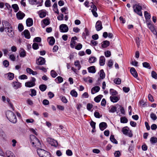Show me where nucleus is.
Returning <instances> with one entry per match:
<instances>
[{
	"mask_svg": "<svg viewBox=\"0 0 157 157\" xmlns=\"http://www.w3.org/2000/svg\"><path fill=\"white\" fill-rule=\"evenodd\" d=\"M6 115L7 119L13 123L17 122V119L16 115L12 111L8 110L6 113Z\"/></svg>",
	"mask_w": 157,
	"mask_h": 157,
	"instance_id": "nucleus-1",
	"label": "nucleus"
},
{
	"mask_svg": "<svg viewBox=\"0 0 157 157\" xmlns=\"http://www.w3.org/2000/svg\"><path fill=\"white\" fill-rule=\"evenodd\" d=\"M30 138L31 142L33 146L36 147V148L41 147V144L39 140L33 135H30Z\"/></svg>",
	"mask_w": 157,
	"mask_h": 157,
	"instance_id": "nucleus-2",
	"label": "nucleus"
},
{
	"mask_svg": "<svg viewBox=\"0 0 157 157\" xmlns=\"http://www.w3.org/2000/svg\"><path fill=\"white\" fill-rule=\"evenodd\" d=\"M37 151L38 155L40 157H51L49 152L43 149H37Z\"/></svg>",
	"mask_w": 157,
	"mask_h": 157,
	"instance_id": "nucleus-3",
	"label": "nucleus"
},
{
	"mask_svg": "<svg viewBox=\"0 0 157 157\" xmlns=\"http://www.w3.org/2000/svg\"><path fill=\"white\" fill-rule=\"evenodd\" d=\"M133 8L134 11L138 15L142 16V14L141 12L142 7L138 5L135 4L133 6Z\"/></svg>",
	"mask_w": 157,
	"mask_h": 157,
	"instance_id": "nucleus-4",
	"label": "nucleus"
},
{
	"mask_svg": "<svg viewBox=\"0 0 157 157\" xmlns=\"http://www.w3.org/2000/svg\"><path fill=\"white\" fill-rule=\"evenodd\" d=\"M82 37L83 39H90V32L88 29L85 28V30L82 34Z\"/></svg>",
	"mask_w": 157,
	"mask_h": 157,
	"instance_id": "nucleus-5",
	"label": "nucleus"
},
{
	"mask_svg": "<svg viewBox=\"0 0 157 157\" xmlns=\"http://www.w3.org/2000/svg\"><path fill=\"white\" fill-rule=\"evenodd\" d=\"M59 29L61 32H66L68 30V28L66 25L62 24L60 25Z\"/></svg>",
	"mask_w": 157,
	"mask_h": 157,
	"instance_id": "nucleus-6",
	"label": "nucleus"
},
{
	"mask_svg": "<svg viewBox=\"0 0 157 157\" xmlns=\"http://www.w3.org/2000/svg\"><path fill=\"white\" fill-rule=\"evenodd\" d=\"M95 28L97 31H100L102 29V23L100 21H98L96 22Z\"/></svg>",
	"mask_w": 157,
	"mask_h": 157,
	"instance_id": "nucleus-7",
	"label": "nucleus"
},
{
	"mask_svg": "<svg viewBox=\"0 0 157 157\" xmlns=\"http://www.w3.org/2000/svg\"><path fill=\"white\" fill-rule=\"evenodd\" d=\"M5 31L7 32V34L10 37H13L14 35V32L12 28L7 29H5Z\"/></svg>",
	"mask_w": 157,
	"mask_h": 157,
	"instance_id": "nucleus-8",
	"label": "nucleus"
},
{
	"mask_svg": "<svg viewBox=\"0 0 157 157\" xmlns=\"http://www.w3.org/2000/svg\"><path fill=\"white\" fill-rule=\"evenodd\" d=\"M150 22L151 21L149 20H147L146 21V24L148 27L151 30V31L153 33L155 29L153 25H152Z\"/></svg>",
	"mask_w": 157,
	"mask_h": 157,
	"instance_id": "nucleus-9",
	"label": "nucleus"
},
{
	"mask_svg": "<svg viewBox=\"0 0 157 157\" xmlns=\"http://www.w3.org/2000/svg\"><path fill=\"white\" fill-rule=\"evenodd\" d=\"M91 7L92 8L91 12L92 13L93 15L95 17H97L98 16V14L96 12L97 10V8L96 6L94 5H91Z\"/></svg>",
	"mask_w": 157,
	"mask_h": 157,
	"instance_id": "nucleus-10",
	"label": "nucleus"
},
{
	"mask_svg": "<svg viewBox=\"0 0 157 157\" xmlns=\"http://www.w3.org/2000/svg\"><path fill=\"white\" fill-rule=\"evenodd\" d=\"M2 24L3 25V27L4 28L5 30L7 29H10V28H12L10 26V24L7 21H2Z\"/></svg>",
	"mask_w": 157,
	"mask_h": 157,
	"instance_id": "nucleus-11",
	"label": "nucleus"
},
{
	"mask_svg": "<svg viewBox=\"0 0 157 157\" xmlns=\"http://www.w3.org/2000/svg\"><path fill=\"white\" fill-rule=\"evenodd\" d=\"M122 132L123 134L128 136L129 137H132V133H128V130L126 128V127L123 128L122 130Z\"/></svg>",
	"mask_w": 157,
	"mask_h": 157,
	"instance_id": "nucleus-12",
	"label": "nucleus"
},
{
	"mask_svg": "<svg viewBox=\"0 0 157 157\" xmlns=\"http://www.w3.org/2000/svg\"><path fill=\"white\" fill-rule=\"evenodd\" d=\"M12 86L15 89H17L21 86V83L18 82H13L12 83Z\"/></svg>",
	"mask_w": 157,
	"mask_h": 157,
	"instance_id": "nucleus-13",
	"label": "nucleus"
},
{
	"mask_svg": "<svg viewBox=\"0 0 157 157\" xmlns=\"http://www.w3.org/2000/svg\"><path fill=\"white\" fill-rule=\"evenodd\" d=\"M45 61L44 58L42 57H40L37 59V64L39 65H43L45 63Z\"/></svg>",
	"mask_w": 157,
	"mask_h": 157,
	"instance_id": "nucleus-14",
	"label": "nucleus"
},
{
	"mask_svg": "<svg viewBox=\"0 0 157 157\" xmlns=\"http://www.w3.org/2000/svg\"><path fill=\"white\" fill-rule=\"evenodd\" d=\"M16 16L18 19L21 20L22 19L25 17V14L21 11H19L17 13Z\"/></svg>",
	"mask_w": 157,
	"mask_h": 157,
	"instance_id": "nucleus-15",
	"label": "nucleus"
},
{
	"mask_svg": "<svg viewBox=\"0 0 157 157\" xmlns=\"http://www.w3.org/2000/svg\"><path fill=\"white\" fill-rule=\"evenodd\" d=\"M26 24L27 26L30 27L33 24V21L32 18H29L26 20Z\"/></svg>",
	"mask_w": 157,
	"mask_h": 157,
	"instance_id": "nucleus-16",
	"label": "nucleus"
},
{
	"mask_svg": "<svg viewBox=\"0 0 157 157\" xmlns=\"http://www.w3.org/2000/svg\"><path fill=\"white\" fill-rule=\"evenodd\" d=\"M130 71L133 76L135 78H137L138 77V74L135 69L134 67H131Z\"/></svg>",
	"mask_w": 157,
	"mask_h": 157,
	"instance_id": "nucleus-17",
	"label": "nucleus"
},
{
	"mask_svg": "<svg viewBox=\"0 0 157 157\" xmlns=\"http://www.w3.org/2000/svg\"><path fill=\"white\" fill-rule=\"evenodd\" d=\"M99 126L100 130L103 131L107 127V124L105 122H102L99 124Z\"/></svg>",
	"mask_w": 157,
	"mask_h": 157,
	"instance_id": "nucleus-18",
	"label": "nucleus"
},
{
	"mask_svg": "<svg viewBox=\"0 0 157 157\" xmlns=\"http://www.w3.org/2000/svg\"><path fill=\"white\" fill-rule=\"evenodd\" d=\"M100 88L99 86H96L93 87L91 90V93L94 94L95 93L98 92L100 90Z\"/></svg>",
	"mask_w": 157,
	"mask_h": 157,
	"instance_id": "nucleus-19",
	"label": "nucleus"
},
{
	"mask_svg": "<svg viewBox=\"0 0 157 157\" xmlns=\"http://www.w3.org/2000/svg\"><path fill=\"white\" fill-rule=\"evenodd\" d=\"M22 33L24 34L26 38L28 39L30 38V34L28 30L26 29Z\"/></svg>",
	"mask_w": 157,
	"mask_h": 157,
	"instance_id": "nucleus-20",
	"label": "nucleus"
},
{
	"mask_svg": "<svg viewBox=\"0 0 157 157\" xmlns=\"http://www.w3.org/2000/svg\"><path fill=\"white\" fill-rule=\"evenodd\" d=\"M89 73H94L96 72L95 67L94 66H91L87 68Z\"/></svg>",
	"mask_w": 157,
	"mask_h": 157,
	"instance_id": "nucleus-21",
	"label": "nucleus"
},
{
	"mask_svg": "<svg viewBox=\"0 0 157 157\" xmlns=\"http://www.w3.org/2000/svg\"><path fill=\"white\" fill-rule=\"evenodd\" d=\"M110 99L111 101L113 102H116L120 99V98L116 96H111L110 97Z\"/></svg>",
	"mask_w": 157,
	"mask_h": 157,
	"instance_id": "nucleus-22",
	"label": "nucleus"
},
{
	"mask_svg": "<svg viewBox=\"0 0 157 157\" xmlns=\"http://www.w3.org/2000/svg\"><path fill=\"white\" fill-rule=\"evenodd\" d=\"M109 41L107 40L104 41L101 43V47L103 48H106L109 45Z\"/></svg>",
	"mask_w": 157,
	"mask_h": 157,
	"instance_id": "nucleus-23",
	"label": "nucleus"
},
{
	"mask_svg": "<svg viewBox=\"0 0 157 157\" xmlns=\"http://www.w3.org/2000/svg\"><path fill=\"white\" fill-rule=\"evenodd\" d=\"M105 59L104 56H101L99 59V64L100 66H103L105 63Z\"/></svg>",
	"mask_w": 157,
	"mask_h": 157,
	"instance_id": "nucleus-24",
	"label": "nucleus"
},
{
	"mask_svg": "<svg viewBox=\"0 0 157 157\" xmlns=\"http://www.w3.org/2000/svg\"><path fill=\"white\" fill-rule=\"evenodd\" d=\"M26 56V52L25 50L23 48L20 49V56L21 57H24Z\"/></svg>",
	"mask_w": 157,
	"mask_h": 157,
	"instance_id": "nucleus-25",
	"label": "nucleus"
},
{
	"mask_svg": "<svg viewBox=\"0 0 157 157\" xmlns=\"http://www.w3.org/2000/svg\"><path fill=\"white\" fill-rule=\"evenodd\" d=\"M35 85L36 84H34L31 81L27 82H25V86L28 87H33L35 86Z\"/></svg>",
	"mask_w": 157,
	"mask_h": 157,
	"instance_id": "nucleus-26",
	"label": "nucleus"
},
{
	"mask_svg": "<svg viewBox=\"0 0 157 157\" xmlns=\"http://www.w3.org/2000/svg\"><path fill=\"white\" fill-rule=\"evenodd\" d=\"M117 107L114 105L111 106L109 108V112L114 113L117 111Z\"/></svg>",
	"mask_w": 157,
	"mask_h": 157,
	"instance_id": "nucleus-27",
	"label": "nucleus"
},
{
	"mask_svg": "<svg viewBox=\"0 0 157 157\" xmlns=\"http://www.w3.org/2000/svg\"><path fill=\"white\" fill-rule=\"evenodd\" d=\"M6 154L7 157H15L14 154L9 150L6 151Z\"/></svg>",
	"mask_w": 157,
	"mask_h": 157,
	"instance_id": "nucleus-28",
	"label": "nucleus"
},
{
	"mask_svg": "<svg viewBox=\"0 0 157 157\" xmlns=\"http://www.w3.org/2000/svg\"><path fill=\"white\" fill-rule=\"evenodd\" d=\"M103 96L101 95H99L95 97L94 99V101L97 103L99 102L102 97Z\"/></svg>",
	"mask_w": 157,
	"mask_h": 157,
	"instance_id": "nucleus-29",
	"label": "nucleus"
},
{
	"mask_svg": "<svg viewBox=\"0 0 157 157\" xmlns=\"http://www.w3.org/2000/svg\"><path fill=\"white\" fill-rule=\"evenodd\" d=\"M55 81L57 83H60L63 81V78L60 76L57 77L55 79Z\"/></svg>",
	"mask_w": 157,
	"mask_h": 157,
	"instance_id": "nucleus-30",
	"label": "nucleus"
},
{
	"mask_svg": "<svg viewBox=\"0 0 157 157\" xmlns=\"http://www.w3.org/2000/svg\"><path fill=\"white\" fill-rule=\"evenodd\" d=\"M144 17L147 20L149 21L151 16L150 13H148L147 11H145L144 12Z\"/></svg>",
	"mask_w": 157,
	"mask_h": 157,
	"instance_id": "nucleus-31",
	"label": "nucleus"
},
{
	"mask_svg": "<svg viewBox=\"0 0 157 157\" xmlns=\"http://www.w3.org/2000/svg\"><path fill=\"white\" fill-rule=\"evenodd\" d=\"M151 144H155L157 143V138L155 137H152L150 139Z\"/></svg>",
	"mask_w": 157,
	"mask_h": 157,
	"instance_id": "nucleus-32",
	"label": "nucleus"
},
{
	"mask_svg": "<svg viewBox=\"0 0 157 157\" xmlns=\"http://www.w3.org/2000/svg\"><path fill=\"white\" fill-rule=\"evenodd\" d=\"M109 92L110 94L113 96L116 95L118 94V93L116 90L112 89H110Z\"/></svg>",
	"mask_w": 157,
	"mask_h": 157,
	"instance_id": "nucleus-33",
	"label": "nucleus"
},
{
	"mask_svg": "<svg viewBox=\"0 0 157 157\" xmlns=\"http://www.w3.org/2000/svg\"><path fill=\"white\" fill-rule=\"evenodd\" d=\"M39 88L41 91L43 92L47 89V86L45 85L41 84L39 86Z\"/></svg>",
	"mask_w": 157,
	"mask_h": 157,
	"instance_id": "nucleus-34",
	"label": "nucleus"
},
{
	"mask_svg": "<svg viewBox=\"0 0 157 157\" xmlns=\"http://www.w3.org/2000/svg\"><path fill=\"white\" fill-rule=\"evenodd\" d=\"M110 139L111 141L113 143L116 144H117L118 142L115 139L114 135H111L110 137Z\"/></svg>",
	"mask_w": 157,
	"mask_h": 157,
	"instance_id": "nucleus-35",
	"label": "nucleus"
},
{
	"mask_svg": "<svg viewBox=\"0 0 157 157\" xmlns=\"http://www.w3.org/2000/svg\"><path fill=\"white\" fill-rule=\"evenodd\" d=\"M120 121L121 123H126L128 122V120L125 117H121Z\"/></svg>",
	"mask_w": 157,
	"mask_h": 157,
	"instance_id": "nucleus-36",
	"label": "nucleus"
},
{
	"mask_svg": "<svg viewBox=\"0 0 157 157\" xmlns=\"http://www.w3.org/2000/svg\"><path fill=\"white\" fill-rule=\"evenodd\" d=\"M143 66L144 67L147 68L149 69H151V67L150 66V64L147 62H143L142 63Z\"/></svg>",
	"mask_w": 157,
	"mask_h": 157,
	"instance_id": "nucleus-37",
	"label": "nucleus"
},
{
	"mask_svg": "<svg viewBox=\"0 0 157 157\" xmlns=\"http://www.w3.org/2000/svg\"><path fill=\"white\" fill-rule=\"evenodd\" d=\"M105 74L103 69H101L100 71V77L101 79H103L105 78Z\"/></svg>",
	"mask_w": 157,
	"mask_h": 157,
	"instance_id": "nucleus-38",
	"label": "nucleus"
},
{
	"mask_svg": "<svg viewBox=\"0 0 157 157\" xmlns=\"http://www.w3.org/2000/svg\"><path fill=\"white\" fill-rule=\"evenodd\" d=\"M75 67H77V69L78 70L80 69L81 67V66L80 64L79 61L78 60H77L76 61H75Z\"/></svg>",
	"mask_w": 157,
	"mask_h": 157,
	"instance_id": "nucleus-39",
	"label": "nucleus"
},
{
	"mask_svg": "<svg viewBox=\"0 0 157 157\" xmlns=\"http://www.w3.org/2000/svg\"><path fill=\"white\" fill-rule=\"evenodd\" d=\"M97 60L96 58L94 56L90 57L89 59V62L90 63H93Z\"/></svg>",
	"mask_w": 157,
	"mask_h": 157,
	"instance_id": "nucleus-40",
	"label": "nucleus"
},
{
	"mask_svg": "<svg viewBox=\"0 0 157 157\" xmlns=\"http://www.w3.org/2000/svg\"><path fill=\"white\" fill-rule=\"evenodd\" d=\"M8 78L10 80H12L14 77V74L12 73L9 72L8 73Z\"/></svg>",
	"mask_w": 157,
	"mask_h": 157,
	"instance_id": "nucleus-41",
	"label": "nucleus"
},
{
	"mask_svg": "<svg viewBox=\"0 0 157 157\" xmlns=\"http://www.w3.org/2000/svg\"><path fill=\"white\" fill-rule=\"evenodd\" d=\"M51 141V145L54 146L55 147H56L58 145V143L57 141L54 140H52Z\"/></svg>",
	"mask_w": 157,
	"mask_h": 157,
	"instance_id": "nucleus-42",
	"label": "nucleus"
},
{
	"mask_svg": "<svg viewBox=\"0 0 157 157\" xmlns=\"http://www.w3.org/2000/svg\"><path fill=\"white\" fill-rule=\"evenodd\" d=\"M58 75L57 73L55 72L54 70H52L51 71V75L53 78H55Z\"/></svg>",
	"mask_w": 157,
	"mask_h": 157,
	"instance_id": "nucleus-43",
	"label": "nucleus"
},
{
	"mask_svg": "<svg viewBox=\"0 0 157 157\" xmlns=\"http://www.w3.org/2000/svg\"><path fill=\"white\" fill-rule=\"evenodd\" d=\"M70 94L73 96L75 97H76L78 95L77 92L74 90H72L70 92Z\"/></svg>",
	"mask_w": 157,
	"mask_h": 157,
	"instance_id": "nucleus-44",
	"label": "nucleus"
},
{
	"mask_svg": "<svg viewBox=\"0 0 157 157\" xmlns=\"http://www.w3.org/2000/svg\"><path fill=\"white\" fill-rule=\"evenodd\" d=\"M12 7L14 10V11L17 12L19 10V7L17 4H14L12 5Z\"/></svg>",
	"mask_w": 157,
	"mask_h": 157,
	"instance_id": "nucleus-45",
	"label": "nucleus"
},
{
	"mask_svg": "<svg viewBox=\"0 0 157 157\" xmlns=\"http://www.w3.org/2000/svg\"><path fill=\"white\" fill-rule=\"evenodd\" d=\"M75 40H71L70 43V46L71 48H74L76 44V42Z\"/></svg>",
	"mask_w": 157,
	"mask_h": 157,
	"instance_id": "nucleus-46",
	"label": "nucleus"
},
{
	"mask_svg": "<svg viewBox=\"0 0 157 157\" xmlns=\"http://www.w3.org/2000/svg\"><path fill=\"white\" fill-rule=\"evenodd\" d=\"M66 154L68 156H71L73 155V152L71 150L67 149L66 151Z\"/></svg>",
	"mask_w": 157,
	"mask_h": 157,
	"instance_id": "nucleus-47",
	"label": "nucleus"
},
{
	"mask_svg": "<svg viewBox=\"0 0 157 157\" xmlns=\"http://www.w3.org/2000/svg\"><path fill=\"white\" fill-rule=\"evenodd\" d=\"M150 117L151 119L154 121L155 120L157 119V117L155 114L153 113H151L150 114Z\"/></svg>",
	"mask_w": 157,
	"mask_h": 157,
	"instance_id": "nucleus-48",
	"label": "nucleus"
},
{
	"mask_svg": "<svg viewBox=\"0 0 157 157\" xmlns=\"http://www.w3.org/2000/svg\"><path fill=\"white\" fill-rule=\"evenodd\" d=\"M114 82L117 84H120L121 82V80L119 78H117L114 80Z\"/></svg>",
	"mask_w": 157,
	"mask_h": 157,
	"instance_id": "nucleus-49",
	"label": "nucleus"
},
{
	"mask_svg": "<svg viewBox=\"0 0 157 157\" xmlns=\"http://www.w3.org/2000/svg\"><path fill=\"white\" fill-rule=\"evenodd\" d=\"M94 115L95 117L98 118H100L102 116V115H100L99 112L96 111L94 112Z\"/></svg>",
	"mask_w": 157,
	"mask_h": 157,
	"instance_id": "nucleus-50",
	"label": "nucleus"
},
{
	"mask_svg": "<svg viewBox=\"0 0 157 157\" xmlns=\"http://www.w3.org/2000/svg\"><path fill=\"white\" fill-rule=\"evenodd\" d=\"M40 17L41 18L45 17L46 15V13L44 11H41L39 13Z\"/></svg>",
	"mask_w": 157,
	"mask_h": 157,
	"instance_id": "nucleus-51",
	"label": "nucleus"
},
{
	"mask_svg": "<svg viewBox=\"0 0 157 157\" xmlns=\"http://www.w3.org/2000/svg\"><path fill=\"white\" fill-rule=\"evenodd\" d=\"M104 53L105 56L107 57H110L111 55V52L109 50L105 51Z\"/></svg>",
	"mask_w": 157,
	"mask_h": 157,
	"instance_id": "nucleus-52",
	"label": "nucleus"
},
{
	"mask_svg": "<svg viewBox=\"0 0 157 157\" xmlns=\"http://www.w3.org/2000/svg\"><path fill=\"white\" fill-rule=\"evenodd\" d=\"M60 98L61 99V100L63 102L65 103H66L67 102V100L66 98L65 97L63 96H60Z\"/></svg>",
	"mask_w": 157,
	"mask_h": 157,
	"instance_id": "nucleus-53",
	"label": "nucleus"
},
{
	"mask_svg": "<svg viewBox=\"0 0 157 157\" xmlns=\"http://www.w3.org/2000/svg\"><path fill=\"white\" fill-rule=\"evenodd\" d=\"M3 65L6 67H7L9 65V63L8 61L7 60H5L3 62Z\"/></svg>",
	"mask_w": 157,
	"mask_h": 157,
	"instance_id": "nucleus-54",
	"label": "nucleus"
},
{
	"mask_svg": "<svg viewBox=\"0 0 157 157\" xmlns=\"http://www.w3.org/2000/svg\"><path fill=\"white\" fill-rule=\"evenodd\" d=\"M19 78L22 80L26 79L28 78V77L25 75H22L19 76Z\"/></svg>",
	"mask_w": 157,
	"mask_h": 157,
	"instance_id": "nucleus-55",
	"label": "nucleus"
},
{
	"mask_svg": "<svg viewBox=\"0 0 157 157\" xmlns=\"http://www.w3.org/2000/svg\"><path fill=\"white\" fill-rule=\"evenodd\" d=\"M18 29L20 32L22 31L24 29V27L22 24H19L18 25Z\"/></svg>",
	"mask_w": 157,
	"mask_h": 157,
	"instance_id": "nucleus-56",
	"label": "nucleus"
},
{
	"mask_svg": "<svg viewBox=\"0 0 157 157\" xmlns=\"http://www.w3.org/2000/svg\"><path fill=\"white\" fill-rule=\"evenodd\" d=\"M30 90L31 91V94H30V95L32 97H33V96H35L36 95V91L35 89H31Z\"/></svg>",
	"mask_w": 157,
	"mask_h": 157,
	"instance_id": "nucleus-57",
	"label": "nucleus"
},
{
	"mask_svg": "<svg viewBox=\"0 0 157 157\" xmlns=\"http://www.w3.org/2000/svg\"><path fill=\"white\" fill-rule=\"evenodd\" d=\"M115 157H119L121 155V154L119 151H116L114 153Z\"/></svg>",
	"mask_w": 157,
	"mask_h": 157,
	"instance_id": "nucleus-58",
	"label": "nucleus"
},
{
	"mask_svg": "<svg viewBox=\"0 0 157 157\" xmlns=\"http://www.w3.org/2000/svg\"><path fill=\"white\" fill-rule=\"evenodd\" d=\"M82 45L80 43H78V45L75 47V48L77 50H80L82 47Z\"/></svg>",
	"mask_w": 157,
	"mask_h": 157,
	"instance_id": "nucleus-59",
	"label": "nucleus"
},
{
	"mask_svg": "<svg viewBox=\"0 0 157 157\" xmlns=\"http://www.w3.org/2000/svg\"><path fill=\"white\" fill-rule=\"evenodd\" d=\"M151 76L152 78H154L155 79H157V74L154 71H152L151 72Z\"/></svg>",
	"mask_w": 157,
	"mask_h": 157,
	"instance_id": "nucleus-60",
	"label": "nucleus"
},
{
	"mask_svg": "<svg viewBox=\"0 0 157 157\" xmlns=\"http://www.w3.org/2000/svg\"><path fill=\"white\" fill-rule=\"evenodd\" d=\"M93 107V105L91 104L88 103L87 105V109L89 111H90L91 109Z\"/></svg>",
	"mask_w": 157,
	"mask_h": 157,
	"instance_id": "nucleus-61",
	"label": "nucleus"
},
{
	"mask_svg": "<svg viewBox=\"0 0 157 157\" xmlns=\"http://www.w3.org/2000/svg\"><path fill=\"white\" fill-rule=\"evenodd\" d=\"M123 91L125 93H128L130 90V88L128 87H126L125 86L123 87L122 88Z\"/></svg>",
	"mask_w": 157,
	"mask_h": 157,
	"instance_id": "nucleus-62",
	"label": "nucleus"
},
{
	"mask_svg": "<svg viewBox=\"0 0 157 157\" xmlns=\"http://www.w3.org/2000/svg\"><path fill=\"white\" fill-rule=\"evenodd\" d=\"M118 106H119V108H120V111L121 112V113L122 114H125V112L124 108L120 105H118Z\"/></svg>",
	"mask_w": 157,
	"mask_h": 157,
	"instance_id": "nucleus-63",
	"label": "nucleus"
},
{
	"mask_svg": "<svg viewBox=\"0 0 157 157\" xmlns=\"http://www.w3.org/2000/svg\"><path fill=\"white\" fill-rule=\"evenodd\" d=\"M50 0H46L45 3V5L46 7H49L50 6Z\"/></svg>",
	"mask_w": 157,
	"mask_h": 157,
	"instance_id": "nucleus-64",
	"label": "nucleus"
}]
</instances>
